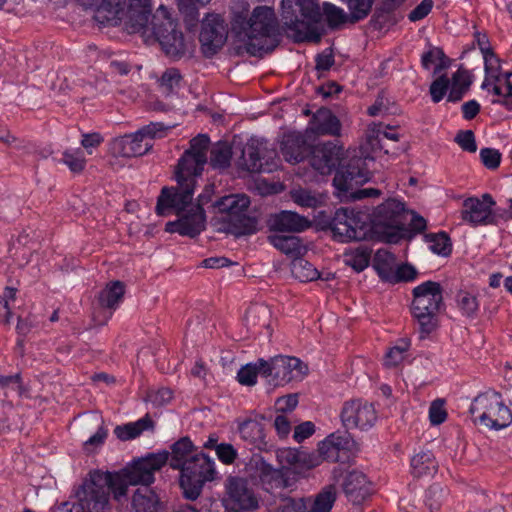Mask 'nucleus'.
Wrapping results in <instances>:
<instances>
[{
	"mask_svg": "<svg viewBox=\"0 0 512 512\" xmlns=\"http://www.w3.org/2000/svg\"><path fill=\"white\" fill-rule=\"evenodd\" d=\"M343 491L353 504L362 503L370 495V482L366 475L357 470L350 471L343 480Z\"/></svg>",
	"mask_w": 512,
	"mask_h": 512,
	"instance_id": "nucleus-26",
	"label": "nucleus"
},
{
	"mask_svg": "<svg viewBox=\"0 0 512 512\" xmlns=\"http://www.w3.org/2000/svg\"><path fill=\"white\" fill-rule=\"evenodd\" d=\"M150 26L148 30H151L165 55L172 60H180L193 54V41L185 38L183 32L178 29L177 22L163 6L152 15Z\"/></svg>",
	"mask_w": 512,
	"mask_h": 512,
	"instance_id": "nucleus-5",
	"label": "nucleus"
},
{
	"mask_svg": "<svg viewBox=\"0 0 512 512\" xmlns=\"http://www.w3.org/2000/svg\"><path fill=\"white\" fill-rule=\"evenodd\" d=\"M229 28L220 14H208L202 21L199 41L206 57L214 56L226 43Z\"/></svg>",
	"mask_w": 512,
	"mask_h": 512,
	"instance_id": "nucleus-16",
	"label": "nucleus"
},
{
	"mask_svg": "<svg viewBox=\"0 0 512 512\" xmlns=\"http://www.w3.org/2000/svg\"><path fill=\"white\" fill-rule=\"evenodd\" d=\"M250 199L244 194H231L220 198L215 207L224 214L223 221L227 230L235 236L250 235L257 231L258 221L255 217L247 216Z\"/></svg>",
	"mask_w": 512,
	"mask_h": 512,
	"instance_id": "nucleus-6",
	"label": "nucleus"
},
{
	"mask_svg": "<svg viewBox=\"0 0 512 512\" xmlns=\"http://www.w3.org/2000/svg\"><path fill=\"white\" fill-rule=\"evenodd\" d=\"M281 18L288 36L295 42H320L317 25L321 13L317 0H282Z\"/></svg>",
	"mask_w": 512,
	"mask_h": 512,
	"instance_id": "nucleus-3",
	"label": "nucleus"
},
{
	"mask_svg": "<svg viewBox=\"0 0 512 512\" xmlns=\"http://www.w3.org/2000/svg\"><path fill=\"white\" fill-rule=\"evenodd\" d=\"M251 478L230 475L225 481L227 500L238 511H254L260 506V497L251 484Z\"/></svg>",
	"mask_w": 512,
	"mask_h": 512,
	"instance_id": "nucleus-15",
	"label": "nucleus"
},
{
	"mask_svg": "<svg viewBox=\"0 0 512 512\" xmlns=\"http://www.w3.org/2000/svg\"><path fill=\"white\" fill-rule=\"evenodd\" d=\"M332 443L331 439L327 437L319 444L318 451L324 460L338 462L340 460V453Z\"/></svg>",
	"mask_w": 512,
	"mask_h": 512,
	"instance_id": "nucleus-61",
	"label": "nucleus"
},
{
	"mask_svg": "<svg viewBox=\"0 0 512 512\" xmlns=\"http://www.w3.org/2000/svg\"><path fill=\"white\" fill-rule=\"evenodd\" d=\"M266 148L263 143L256 139H251L242 149L239 159V165L251 173H269L277 168L278 163L275 159L263 161Z\"/></svg>",
	"mask_w": 512,
	"mask_h": 512,
	"instance_id": "nucleus-22",
	"label": "nucleus"
},
{
	"mask_svg": "<svg viewBox=\"0 0 512 512\" xmlns=\"http://www.w3.org/2000/svg\"><path fill=\"white\" fill-rule=\"evenodd\" d=\"M396 23L397 19L395 14L384 12L377 7L375 8L374 13L370 19V25L376 30L391 27Z\"/></svg>",
	"mask_w": 512,
	"mask_h": 512,
	"instance_id": "nucleus-53",
	"label": "nucleus"
},
{
	"mask_svg": "<svg viewBox=\"0 0 512 512\" xmlns=\"http://www.w3.org/2000/svg\"><path fill=\"white\" fill-rule=\"evenodd\" d=\"M197 453L189 437H182L171 445L169 453V465L172 469L182 471L188 461Z\"/></svg>",
	"mask_w": 512,
	"mask_h": 512,
	"instance_id": "nucleus-30",
	"label": "nucleus"
},
{
	"mask_svg": "<svg viewBox=\"0 0 512 512\" xmlns=\"http://www.w3.org/2000/svg\"><path fill=\"white\" fill-rule=\"evenodd\" d=\"M61 161L67 165L73 173L82 172L86 166V159L83 151L80 149L75 151H65Z\"/></svg>",
	"mask_w": 512,
	"mask_h": 512,
	"instance_id": "nucleus-49",
	"label": "nucleus"
},
{
	"mask_svg": "<svg viewBox=\"0 0 512 512\" xmlns=\"http://www.w3.org/2000/svg\"><path fill=\"white\" fill-rule=\"evenodd\" d=\"M125 2L126 0H102L96 10V20L101 23L117 24L118 20L126 18Z\"/></svg>",
	"mask_w": 512,
	"mask_h": 512,
	"instance_id": "nucleus-32",
	"label": "nucleus"
},
{
	"mask_svg": "<svg viewBox=\"0 0 512 512\" xmlns=\"http://www.w3.org/2000/svg\"><path fill=\"white\" fill-rule=\"evenodd\" d=\"M308 129L316 135L340 136L341 122L330 109L321 107L313 114Z\"/></svg>",
	"mask_w": 512,
	"mask_h": 512,
	"instance_id": "nucleus-28",
	"label": "nucleus"
},
{
	"mask_svg": "<svg viewBox=\"0 0 512 512\" xmlns=\"http://www.w3.org/2000/svg\"><path fill=\"white\" fill-rule=\"evenodd\" d=\"M262 376L261 359L256 363H248L240 368L237 373V380L241 385L253 386L257 382V376Z\"/></svg>",
	"mask_w": 512,
	"mask_h": 512,
	"instance_id": "nucleus-45",
	"label": "nucleus"
},
{
	"mask_svg": "<svg viewBox=\"0 0 512 512\" xmlns=\"http://www.w3.org/2000/svg\"><path fill=\"white\" fill-rule=\"evenodd\" d=\"M169 452L166 450L156 453H148L135 459L130 465L123 468L131 479L133 486L142 485L148 487L155 480V472L168 463Z\"/></svg>",
	"mask_w": 512,
	"mask_h": 512,
	"instance_id": "nucleus-17",
	"label": "nucleus"
},
{
	"mask_svg": "<svg viewBox=\"0 0 512 512\" xmlns=\"http://www.w3.org/2000/svg\"><path fill=\"white\" fill-rule=\"evenodd\" d=\"M268 224L271 230L278 232H302L311 225L307 218L287 210L272 215Z\"/></svg>",
	"mask_w": 512,
	"mask_h": 512,
	"instance_id": "nucleus-29",
	"label": "nucleus"
},
{
	"mask_svg": "<svg viewBox=\"0 0 512 512\" xmlns=\"http://www.w3.org/2000/svg\"><path fill=\"white\" fill-rule=\"evenodd\" d=\"M231 33L251 56L262 57L274 50L279 34L278 21L273 8L257 6L250 13L246 2H238L232 8Z\"/></svg>",
	"mask_w": 512,
	"mask_h": 512,
	"instance_id": "nucleus-2",
	"label": "nucleus"
},
{
	"mask_svg": "<svg viewBox=\"0 0 512 512\" xmlns=\"http://www.w3.org/2000/svg\"><path fill=\"white\" fill-rule=\"evenodd\" d=\"M447 418V412L444 408V400H434L429 408V419L431 424L439 425L443 423Z\"/></svg>",
	"mask_w": 512,
	"mask_h": 512,
	"instance_id": "nucleus-58",
	"label": "nucleus"
},
{
	"mask_svg": "<svg viewBox=\"0 0 512 512\" xmlns=\"http://www.w3.org/2000/svg\"><path fill=\"white\" fill-rule=\"evenodd\" d=\"M416 269L410 264H402L395 267L394 277L391 283L407 282L415 279Z\"/></svg>",
	"mask_w": 512,
	"mask_h": 512,
	"instance_id": "nucleus-62",
	"label": "nucleus"
},
{
	"mask_svg": "<svg viewBox=\"0 0 512 512\" xmlns=\"http://www.w3.org/2000/svg\"><path fill=\"white\" fill-rule=\"evenodd\" d=\"M364 165L362 158L353 157L347 164L339 166L333 179L334 186L341 192H349L355 186L366 183L369 175Z\"/></svg>",
	"mask_w": 512,
	"mask_h": 512,
	"instance_id": "nucleus-21",
	"label": "nucleus"
},
{
	"mask_svg": "<svg viewBox=\"0 0 512 512\" xmlns=\"http://www.w3.org/2000/svg\"><path fill=\"white\" fill-rule=\"evenodd\" d=\"M151 12V0H128L126 20H124L127 32L146 34Z\"/></svg>",
	"mask_w": 512,
	"mask_h": 512,
	"instance_id": "nucleus-23",
	"label": "nucleus"
},
{
	"mask_svg": "<svg viewBox=\"0 0 512 512\" xmlns=\"http://www.w3.org/2000/svg\"><path fill=\"white\" fill-rule=\"evenodd\" d=\"M213 193L212 186L207 185L204 191L198 196L197 203L192 202L186 206L184 211L177 214L179 218L176 221L168 222L165 231L169 233H179L182 236L194 238L204 229L206 223L205 211L203 205L211 200Z\"/></svg>",
	"mask_w": 512,
	"mask_h": 512,
	"instance_id": "nucleus-10",
	"label": "nucleus"
},
{
	"mask_svg": "<svg viewBox=\"0 0 512 512\" xmlns=\"http://www.w3.org/2000/svg\"><path fill=\"white\" fill-rule=\"evenodd\" d=\"M375 217L377 224L401 230L405 224L404 203L396 199H388L377 207Z\"/></svg>",
	"mask_w": 512,
	"mask_h": 512,
	"instance_id": "nucleus-25",
	"label": "nucleus"
},
{
	"mask_svg": "<svg viewBox=\"0 0 512 512\" xmlns=\"http://www.w3.org/2000/svg\"><path fill=\"white\" fill-rule=\"evenodd\" d=\"M232 149L226 142H218L210 151L209 164L213 169L224 170L230 166Z\"/></svg>",
	"mask_w": 512,
	"mask_h": 512,
	"instance_id": "nucleus-42",
	"label": "nucleus"
},
{
	"mask_svg": "<svg viewBox=\"0 0 512 512\" xmlns=\"http://www.w3.org/2000/svg\"><path fill=\"white\" fill-rule=\"evenodd\" d=\"M495 205L490 194H483L482 199L469 197L463 201L461 219L472 227L497 225V215L493 213Z\"/></svg>",
	"mask_w": 512,
	"mask_h": 512,
	"instance_id": "nucleus-19",
	"label": "nucleus"
},
{
	"mask_svg": "<svg viewBox=\"0 0 512 512\" xmlns=\"http://www.w3.org/2000/svg\"><path fill=\"white\" fill-rule=\"evenodd\" d=\"M480 157L483 165L488 169L498 168L501 162V153L493 148H482Z\"/></svg>",
	"mask_w": 512,
	"mask_h": 512,
	"instance_id": "nucleus-59",
	"label": "nucleus"
},
{
	"mask_svg": "<svg viewBox=\"0 0 512 512\" xmlns=\"http://www.w3.org/2000/svg\"><path fill=\"white\" fill-rule=\"evenodd\" d=\"M283 505L280 507V512H309L308 503L311 502V498H291L287 497L284 500Z\"/></svg>",
	"mask_w": 512,
	"mask_h": 512,
	"instance_id": "nucleus-56",
	"label": "nucleus"
},
{
	"mask_svg": "<svg viewBox=\"0 0 512 512\" xmlns=\"http://www.w3.org/2000/svg\"><path fill=\"white\" fill-rule=\"evenodd\" d=\"M272 313L268 306L264 304L251 305L245 314V323L248 330L253 334L265 335L270 337Z\"/></svg>",
	"mask_w": 512,
	"mask_h": 512,
	"instance_id": "nucleus-27",
	"label": "nucleus"
},
{
	"mask_svg": "<svg viewBox=\"0 0 512 512\" xmlns=\"http://www.w3.org/2000/svg\"><path fill=\"white\" fill-rule=\"evenodd\" d=\"M425 237L427 242L430 243V249L434 253L442 256H447L451 253L452 245L450 238L446 233L441 232L438 234H427Z\"/></svg>",
	"mask_w": 512,
	"mask_h": 512,
	"instance_id": "nucleus-46",
	"label": "nucleus"
},
{
	"mask_svg": "<svg viewBox=\"0 0 512 512\" xmlns=\"http://www.w3.org/2000/svg\"><path fill=\"white\" fill-rule=\"evenodd\" d=\"M364 217L362 212L354 209H337L329 224L334 239L342 243L363 240L368 232Z\"/></svg>",
	"mask_w": 512,
	"mask_h": 512,
	"instance_id": "nucleus-12",
	"label": "nucleus"
},
{
	"mask_svg": "<svg viewBox=\"0 0 512 512\" xmlns=\"http://www.w3.org/2000/svg\"><path fill=\"white\" fill-rule=\"evenodd\" d=\"M131 504L135 512H160L163 508L159 496L148 487L138 488L133 494Z\"/></svg>",
	"mask_w": 512,
	"mask_h": 512,
	"instance_id": "nucleus-31",
	"label": "nucleus"
},
{
	"mask_svg": "<svg viewBox=\"0 0 512 512\" xmlns=\"http://www.w3.org/2000/svg\"><path fill=\"white\" fill-rule=\"evenodd\" d=\"M262 376L274 386L284 385L306 373L307 366L299 358L276 356L270 361L261 359Z\"/></svg>",
	"mask_w": 512,
	"mask_h": 512,
	"instance_id": "nucleus-13",
	"label": "nucleus"
},
{
	"mask_svg": "<svg viewBox=\"0 0 512 512\" xmlns=\"http://www.w3.org/2000/svg\"><path fill=\"white\" fill-rule=\"evenodd\" d=\"M437 60H439L440 63L436 66L434 73H438L447 68L448 64L446 63L447 59L443 50L439 47H431L427 52L423 53L421 64L423 68L429 69Z\"/></svg>",
	"mask_w": 512,
	"mask_h": 512,
	"instance_id": "nucleus-48",
	"label": "nucleus"
},
{
	"mask_svg": "<svg viewBox=\"0 0 512 512\" xmlns=\"http://www.w3.org/2000/svg\"><path fill=\"white\" fill-rule=\"evenodd\" d=\"M444 495L445 490L439 484H433L428 488L425 503L430 512H437L440 509Z\"/></svg>",
	"mask_w": 512,
	"mask_h": 512,
	"instance_id": "nucleus-51",
	"label": "nucleus"
},
{
	"mask_svg": "<svg viewBox=\"0 0 512 512\" xmlns=\"http://www.w3.org/2000/svg\"><path fill=\"white\" fill-rule=\"evenodd\" d=\"M167 127L163 123H150L136 133L125 135L116 145L120 147L119 153L124 157H137L147 153L153 146L154 138L164 136Z\"/></svg>",
	"mask_w": 512,
	"mask_h": 512,
	"instance_id": "nucleus-14",
	"label": "nucleus"
},
{
	"mask_svg": "<svg viewBox=\"0 0 512 512\" xmlns=\"http://www.w3.org/2000/svg\"><path fill=\"white\" fill-rule=\"evenodd\" d=\"M107 475H98V471L89 474V478L75 491V499L78 503L77 512H110L108 494L105 493Z\"/></svg>",
	"mask_w": 512,
	"mask_h": 512,
	"instance_id": "nucleus-11",
	"label": "nucleus"
},
{
	"mask_svg": "<svg viewBox=\"0 0 512 512\" xmlns=\"http://www.w3.org/2000/svg\"><path fill=\"white\" fill-rule=\"evenodd\" d=\"M321 20L325 17L326 23L328 27L332 30L340 28L343 24L346 22H350V15L345 13V11L337 7L336 5L330 3V2H324L323 3V10L321 11ZM321 22L318 23L317 27H319ZM319 32L322 34V31L320 28H318Z\"/></svg>",
	"mask_w": 512,
	"mask_h": 512,
	"instance_id": "nucleus-41",
	"label": "nucleus"
},
{
	"mask_svg": "<svg viewBox=\"0 0 512 512\" xmlns=\"http://www.w3.org/2000/svg\"><path fill=\"white\" fill-rule=\"evenodd\" d=\"M377 418L374 405L362 399L345 401L340 412V419L346 430H368L375 425Z\"/></svg>",
	"mask_w": 512,
	"mask_h": 512,
	"instance_id": "nucleus-18",
	"label": "nucleus"
},
{
	"mask_svg": "<svg viewBox=\"0 0 512 512\" xmlns=\"http://www.w3.org/2000/svg\"><path fill=\"white\" fill-rule=\"evenodd\" d=\"M412 293L411 312L423 339L437 328L438 313L443 305V289L438 282L426 281L416 286Z\"/></svg>",
	"mask_w": 512,
	"mask_h": 512,
	"instance_id": "nucleus-4",
	"label": "nucleus"
},
{
	"mask_svg": "<svg viewBox=\"0 0 512 512\" xmlns=\"http://www.w3.org/2000/svg\"><path fill=\"white\" fill-rule=\"evenodd\" d=\"M433 8L432 0H422L408 15L411 22H416L425 18Z\"/></svg>",
	"mask_w": 512,
	"mask_h": 512,
	"instance_id": "nucleus-64",
	"label": "nucleus"
},
{
	"mask_svg": "<svg viewBox=\"0 0 512 512\" xmlns=\"http://www.w3.org/2000/svg\"><path fill=\"white\" fill-rule=\"evenodd\" d=\"M396 267V258L387 250H378L373 258V268L385 282H392Z\"/></svg>",
	"mask_w": 512,
	"mask_h": 512,
	"instance_id": "nucleus-35",
	"label": "nucleus"
},
{
	"mask_svg": "<svg viewBox=\"0 0 512 512\" xmlns=\"http://www.w3.org/2000/svg\"><path fill=\"white\" fill-rule=\"evenodd\" d=\"M344 147L337 140L326 141L312 146L310 164L322 175L336 171L344 159Z\"/></svg>",
	"mask_w": 512,
	"mask_h": 512,
	"instance_id": "nucleus-20",
	"label": "nucleus"
},
{
	"mask_svg": "<svg viewBox=\"0 0 512 512\" xmlns=\"http://www.w3.org/2000/svg\"><path fill=\"white\" fill-rule=\"evenodd\" d=\"M457 307L462 311V314L467 317H472L478 310V301L476 297L468 292L460 291L456 295Z\"/></svg>",
	"mask_w": 512,
	"mask_h": 512,
	"instance_id": "nucleus-50",
	"label": "nucleus"
},
{
	"mask_svg": "<svg viewBox=\"0 0 512 512\" xmlns=\"http://www.w3.org/2000/svg\"><path fill=\"white\" fill-rule=\"evenodd\" d=\"M153 428V420L149 415H145L143 418L135 422L116 426L114 434L121 441H129L137 438L146 430H153Z\"/></svg>",
	"mask_w": 512,
	"mask_h": 512,
	"instance_id": "nucleus-34",
	"label": "nucleus"
},
{
	"mask_svg": "<svg viewBox=\"0 0 512 512\" xmlns=\"http://www.w3.org/2000/svg\"><path fill=\"white\" fill-rule=\"evenodd\" d=\"M209 144L210 139L205 134H199L190 140L189 148L178 159L174 169L177 185L163 187L158 197L156 205L158 215L164 216L170 209L180 214L191 203L198 179L202 176L208 162Z\"/></svg>",
	"mask_w": 512,
	"mask_h": 512,
	"instance_id": "nucleus-1",
	"label": "nucleus"
},
{
	"mask_svg": "<svg viewBox=\"0 0 512 512\" xmlns=\"http://www.w3.org/2000/svg\"><path fill=\"white\" fill-rule=\"evenodd\" d=\"M409 344L402 340L401 345L389 349L384 358V364L387 367L397 366L404 359V354L408 350Z\"/></svg>",
	"mask_w": 512,
	"mask_h": 512,
	"instance_id": "nucleus-55",
	"label": "nucleus"
},
{
	"mask_svg": "<svg viewBox=\"0 0 512 512\" xmlns=\"http://www.w3.org/2000/svg\"><path fill=\"white\" fill-rule=\"evenodd\" d=\"M450 80L446 75L439 76L430 85V95L434 103L440 102L447 93Z\"/></svg>",
	"mask_w": 512,
	"mask_h": 512,
	"instance_id": "nucleus-54",
	"label": "nucleus"
},
{
	"mask_svg": "<svg viewBox=\"0 0 512 512\" xmlns=\"http://www.w3.org/2000/svg\"><path fill=\"white\" fill-rule=\"evenodd\" d=\"M337 499V491L334 485H327L318 492L314 499L308 503L309 512H330Z\"/></svg>",
	"mask_w": 512,
	"mask_h": 512,
	"instance_id": "nucleus-39",
	"label": "nucleus"
},
{
	"mask_svg": "<svg viewBox=\"0 0 512 512\" xmlns=\"http://www.w3.org/2000/svg\"><path fill=\"white\" fill-rule=\"evenodd\" d=\"M411 468L415 477L432 476L437 471L438 463L430 451L420 452L411 459Z\"/></svg>",
	"mask_w": 512,
	"mask_h": 512,
	"instance_id": "nucleus-38",
	"label": "nucleus"
},
{
	"mask_svg": "<svg viewBox=\"0 0 512 512\" xmlns=\"http://www.w3.org/2000/svg\"><path fill=\"white\" fill-rule=\"evenodd\" d=\"M291 271L294 277L301 282L314 281L319 278L318 270L300 256L292 261Z\"/></svg>",
	"mask_w": 512,
	"mask_h": 512,
	"instance_id": "nucleus-43",
	"label": "nucleus"
},
{
	"mask_svg": "<svg viewBox=\"0 0 512 512\" xmlns=\"http://www.w3.org/2000/svg\"><path fill=\"white\" fill-rule=\"evenodd\" d=\"M246 469L251 480L257 482L267 493L291 488L298 481V475L294 469L288 466L275 468L260 455H254Z\"/></svg>",
	"mask_w": 512,
	"mask_h": 512,
	"instance_id": "nucleus-7",
	"label": "nucleus"
},
{
	"mask_svg": "<svg viewBox=\"0 0 512 512\" xmlns=\"http://www.w3.org/2000/svg\"><path fill=\"white\" fill-rule=\"evenodd\" d=\"M125 293L124 284L121 281H113L99 293L98 302L102 308L115 309Z\"/></svg>",
	"mask_w": 512,
	"mask_h": 512,
	"instance_id": "nucleus-40",
	"label": "nucleus"
},
{
	"mask_svg": "<svg viewBox=\"0 0 512 512\" xmlns=\"http://www.w3.org/2000/svg\"><path fill=\"white\" fill-rule=\"evenodd\" d=\"M350 11V22L356 23L365 19L371 12L375 0H346Z\"/></svg>",
	"mask_w": 512,
	"mask_h": 512,
	"instance_id": "nucleus-44",
	"label": "nucleus"
},
{
	"mask_svg": "<svg viewBox=\"0 0 512 512\" xmlns=\"http://www.w3.org/2000/svg\"><path fill=\"white\" fill-rule=\"evenodd\" d=\"M216 475L214 461L205 453L197 452L181 471L180 486L185 498L196 500L207 481Z\"/></svg>",
	"mask_w": 512,
	"mask_h": 512,
	"instance_id": "nucleus-9",
	"label": "nucleus"
},
{
	"mask_svg": "<svg viewBox=\"0 0 512 512\" xmlns=\"http://www.w3.org/2000/svg\"><path fill=\"white\" fill-rule=\"evenodd\" d=\"M312 146L300 132H290L283 136L280 150L285 161L291 164L302 162L310 156Z\"/></svg>",
	"mask_w": 512,
	"mask_h": 512,
	"instance_id": "nucleus-24",
	"label": "nucleus"
},
{
	"mask_svg": "<svg viewBox=\"0 0 512 512\" xmlns=\"http://www.w3.org/2000/svg\"><path fill=\"white\" fill-rule=\"evenodd\" d=\"M455 142L464 150L474 153L477 150L475 136L472 130H461L455 137Z\"/></svg>",
	"mask_w": 512,
	"mask_h": 512,
	"instance_id": "nucleus-57",
	"label": "nucleus"
},
{
	"mask_svg": "<svg viewBox=\"0 0 512 512\" xmlns=\"http://www.w3.org/2000/svg\"><path fill=\"white\" fill-rule=\"evenodd\" d=\"M470 413L477 415L479 423L487 428L500 430L512 422V413L497 392L479 394L470 406Z\"/></svg>",
	"mask_w": 512,
	"mask_h": 512,
	"instance_id": "nucleus-8",
	"label": "nucleus"
},
{
	"mask_svg": "<svg viewBox=\"0 0 512 512\" xmlns=\"http://www.w3.org/2000/svg\"><path fill=\"white\" fill-rule=\"evenodd\" d=\"M269 242L282 253L294 259L301 256L305 250L301 240L297 236L271 235L268 237Z\"/></svg>",
	"mask_w": 512,
	"mask_h": 512,
	"instance_id": "nucleus-36",
	"label": "nucleus"
},
{
	"mask_svg": "<svg viewBox=\"0 0 512 512\" xmlns=\"http://www.w3.org/2000/svg\"><path fill=\"white\" fill-rule=\"evenodd\" d=\"M238 430L241 438L255 447L260 449L266 445L264 428L259 421L248 419L239 425Z\"/></svg>",
	"mask_w": 512,
	"mask_h": 512,
	"instance_id": "nucleus-37",
	"label": "nucleus"
},
{
	"mask_svg": "<svg viewBox=\"0 0 512 512\" xmlns=\"http://www.w3.org/2000/svg\"><path fill=\"white\" fill-rule=\"evenodd\" d=\"M370 261V253L362 250L354 253L347 263L357 272L363 271L366 267H368Z\"/></svg>",
	"mask_w": 512,
	"mask_h": 512,
	"instance_id": "nucleus-63",
	"label": "nucleus"
},
{
	"mask_svg": "<svg viewBox=\"0 0 512 512\" xmlns=\"http://www.w3.org/2000/svg\"><path fill=\"white\" fill-rule=\"evenodd\" d=\"M216 454L218 459L226 465L232 464L238 455L237 450L229 443H220L217 445Z\"/></svg>",
	"mask_w": 512,
	"mask_h": 512,
	"instance_id": "nucleus-60",
	"label": "nucleus"
},
{
	"mask_svg": "<svg viewBox=\"0 0 512 512\" xmlns=\"http://www.w3.org/2000/svg\"><path fill=\"white\" fill-rule=\"evenodd\" d=\"M181 79L182 76L178 69L169 68L162 74L159 86L164 94L170 95L179 88Z\"/></svg>",
	"mask_w": 512,
	"mask_h": 512,
	"instance_id": "nucleus-47",
	"label": "nucleus"
},
{
	"mask_svg": "<svg viewBox=\"0 0 512 512\" xmlns=\"http://www.w3.org/2000/svg\"><path fill=\"white\" fill-rule=\"evenodd\" d=\"M98 471V475H107V484L105 485V493L110 495V492L113 493L114 499L117 501H120L121 498L126 497L128 487L132 485L130 482L131 479L126 473L124 469L117 473H111V472H102Z\"/></svg>",
	"mask_w": 512,
	"mask_h": 512,
	"instance_id": "nucleus-33",
	"label": "nucleus"
},
{
	"mask_svg": "<svg viewBox=\"0 0 512 512\" xmlns=\"http://www.w3.org/2000/svg\"><path fill=\"white\" fill-rule=\"evenodd\" d=\"M198 4L194 0H178V9L184 17L187 26H194L199 18Z\"/></svg>",
	"mask_w": 512,
	"mask_h": 512,
	"instance_id": "nucleus-52",
	"label": "nucleus"
}]
</instances>
